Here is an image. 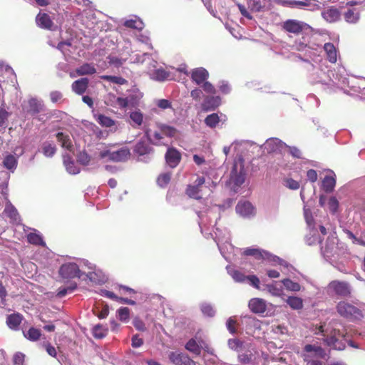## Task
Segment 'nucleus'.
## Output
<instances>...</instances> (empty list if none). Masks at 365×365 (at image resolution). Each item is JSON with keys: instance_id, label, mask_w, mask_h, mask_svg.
I'll return each instance as SVG.
<instances>
[{"instance_id": "nucleus-12", "label": "nucleus", "mask_w": 365, "mask_h": 365, "mask_svg": "<svg viewBox=\"0 0 365 365\" xmlns=\"http://www.w3.org/2000/svg\"><path fill=\"white\" fill-rule=\"evenodd\" d=\"M244 255L247 256H253L256 259H267L273 263L279 264L284 266H287V262H284L282 259L277 256L272 255L270 253L259 249L247 248L244 250Z\"/></svg>"}, {"instance_id": "nucleus-8", "label": "nucleus", "mask_w": 365, "mask_h": 365, "mask_svg": "<svg viewBox=\"0 0 365 365\" xmlns=\"http://www.w3.org/2000/svg\"><path fill=\"white\" fill-rule=\"evenodd\" d=\"M205 183V179L203 177H199L195 181V185H188L186 189L187 195L192 198L194 199H201L203 195H209L210 192H212V190L210 188V186L205 185L203 186ZM209 185L215 186L213 182L209 183Z\"/></svg>"}, {"instance_id": "nucleus-38", "label": "nucleus", "mask_w": 365, "mask_h": 365, "mask_svg": "<svg viewBox=\"0 0 365 365\" xmlns=\"http://www.w3.org/2000/svg\"><path fill=\"white\" fill-rule=\"evenodd\" d=\"M149 73L151 78L158 81H163L169 76L168 73L162 68L154 70L150 69Z\"/></svg>"}, {"instance_id": "nucleus-21", "label": "nucleus", "mask_w": 365, "mask_h": 365, "mask_svg": "<svg viewBox=\"0 0 365 365\" xmlns=\"http://www.w3.org/2000/svg\"><path fill=\"white\" fill-rule=\"evenodd\" d=\"M290 5L292 7L304 9L311 11H317L320 9L319 2L317 0L292 1Z\"/></svg>"}, {"instance_id": "nucleus-43", "label": "nucleus", "mask_w": 365, "mask_h": 365, "mask_svg": "<svg viewBox=\"0 0 365 365\" xmlns=\"http://www.w3.org/2000/svg\"><path fill=\"white\" fill-rule=\"evenodd\" d=\"M336 185V180L334 176L327 175L322 181V188L327 192L333 191Z\"/></svg>"}, {"instance_id": "nucleus-37", "label": "nucleus", "mask_w": 365, "mask_h": 365, "mask_svg": "<svg viewBox=\"0 0 365 365\" xmlns=\"http://www.w3.org/2000/svg\"><path fill=\"white\" fill-rule=\"evenodd\" d=\"M345 21L349 24L356 23L360 17L359 11L356 9H348L344 14Z\"/></svg>"}, {"instance_id": "nucleus-46", "label": "nucleus", "mask_w": 365, "mask_h": 365, "mask_svg": "<svg viewBox=\"0 0 365 365\" xmlns=\"http://www.w3.org/2000/svg\"><path fill=\"white\" fill-rule=\"evenodd\" d=\"M58 140L61 143V146L68 150L72 149L73 145L71 140L68 135H65L63 133H58L56 135Z\"/></svg>"}, {"instance_id": "nucleus-57", "label": "nucleus", "mask_w": 365, "mask_h": 365, "mask_svg": "<svg viewBox=\"0 0 365 365\" xmlns=\"http://www.w3.org/2000/svg\"><path fill=\"white\" fill-rule=\"evenodd\" d=\"M101 78L118 85H123L127 83L125 78L116 76L103 75L101 76Z\"/></svg>"}, {"instance_id": "nucleus-3", "label": "nucleus", "mask_w": 365, "mask_h": 365, "mask_svg": "<svg viewBox=\"0 0 365 365\" xmlns=\"http://www.w3.org/2000/svg\"><path fill=\"white\" fill-rule=\"evenodd\" d=\"M177 130L163 123H156L154 129H146L145 136L149 142L155 145H166V138H172L176 135Z\"/></svg>"}, {"instance_id": "nucleus-59", "label": "nucleus", "mask_w": 365, "mask_h": 365, "mask_svg": "<svg viewBox=\"0 0 365 365\" xmlns=\"http://www.w3.org/2000/svg\"><path fill=\"white\" fill-rule=\"evenodd\" d=\"M171 174L170 173H165L160 174L158 179L157 183L161 187H165L170 181Z\"/></svg>"}, {"instance_id": "nucleus-40", "label": "nucleus", "mask_w": 365, "mask_h": 365, "mask_svg": "<svg viewBox=\"0 0 365 365\" xmlns=\"http://www.w3.org/2000/svg\"><path fill=\"white\" fill-rule=\"evenodd\" d=\"M285 302L294 310H299L303 308V300L300 297L290 296L287 298Z\"/></svg>"}, {"instance_id": "nucleus-10", "label": "nucleus", "mask_w": 365, "mask_h": 365, "mask_svg": "<svg viewBox=\"0 0 365 365\" xmlns=\"http://www.w3.org/2000/svg\"><path fill=\"white\" fill-rule=\"evenodd\" d=\"M282 27L286 31L296 35L308 34L313 30L312 27L308 24L295 19L285 21Z\"/></svg>"}, {"instance_id": "nucleus-17", "label": "nucleus", "mask_w": 365, "mask_h": 365, "mask_svg": "<svg viewBox=\"0 0 365 365\" xmlns=\"http://www.w3.org/2000/svg\"><path fill=\"white\" fill-rule=\"evenodd\" d=\"M44 105L41 100L36 98H31L28 100L27 103L24 105V111L31 116H36L37 114L43 110Z\"/></svg>"}, {"instance_id": "nucleus-32", "label": "nucleus", "mask_w": 365, "mask_h": 365, "mask_svg": "<svg viewBox=\"0 0 365 365\" xmlns=\"http://www.w3.org/2000/svg\"><path fill=\"white\" fill-rule=\"evenodd\" d=\"M94 118L103 127L111 128L115 126V121L105 115L94 114Z\"/></svg>"}, {"instance_id": "nucleus-24", "label": "nucleus", "mask_w": 365, "mask_h": 365, "mask_svg": "<svg viewBox=\"0 0 365 365\" xmlns=\"http://www.w3.org/2000/svg\"><path fill=\"white\" fill-rule=\"evenodd\" d=\"M322 17L328 23H334L341 18L339 10L335 7H329L322 11Z\"/></svg>"}, {"instance_id": "nucleus-47", "label": "nucleus", "mask_w": 365, "mask_h": 365, "mask_svg": "<svg viewBox=\"0 0 365 365\" xmlns=\"http://www.w3.org/2000/svg\"><path fill=\"white\" fill-rule=\"evenodd\" d=\"M27 240L29 243L35 245L45 246V242L40 233L31 232L27 235Z\"/></svg>"}, {"instance_id": "nucleus-42", "label": "nucleus", "mask_w": 365, "mask_h": 365, "mask_svg": "<svg viewBox=\"0 0 365 365\" xmlns=\"http://www.w3.org/2000/svg\"><path fill=\"white\" fill-rule=\"evenodd\" d=\"M22 320V317L19 314H12L8 316L6 324L9 328L17 329Z\"/></svg>"}, {"instance_id": "nucleus-18", "label": "nucleus", "mask_w": 365, "mask_h": 365, "mask_svg": "<svg viewBox=\"0 0 365 365\" xmlns=\"http://www.w3.org/2000/svg\"><path fill=\"white\" fill-rule=\"evenodd\" d=\"M170 361L175 365H197L187 354L179 351H171L168 355Z\"/></svg>"}, {"instance_id": "nucleus-58", "label": "nucleus", "mask_w": 365, "mask_h": 365, "mask_svg": "<svg viewBox=\"0 0 365 365\" xmlns=\"http://www.w3.org/2000/svg\"><path fill=\"white\" fill-rule=\"evenodd\" d=\"M117 317L123 322H128L130 318V309L128 307H120L117 311Z\"/></svg>"}, {"instance_id": "nucleus-29", "label": "nucleus", "mask_w": 365, "mask_h": 365, "mask_svg": "<svg viewBox=\"0 0 365 365\" xmlns=\"http://www.w3.org/2000/svg\"><path fill=\"white\" fill-rule=\"evenodd\" d=\"M82 269L85 267L88 269V272H85L86 277L89 278L91 281L96 282L98 279H96V276H98L96 272V266L89 262L87 260H82L81 262V265ZM98 282H101V279H98Z\"/></svg>"}, {"instance_id": "nucleus-60", "label": "nucleus", "mask_w": 365, "mask_h": 365, "mask_svg": "<svg viewBox=\"0 0 365 365\" xmlns=\"http://www.w3.org/2000/svg\"><path fill=\"white\" fill-rule=\"evenodd\" d=\"M77 287L76 283H73L66 287H60L57 292V296L60 298L65 297L68 293H71Z\"/></svg>"}, {"instance_id": "nucleus-22", "label": "nucleus", "mask_w": 365, "mask_h": 365, "mask_svg": "<svg viewBox=\"0 0 365 365\" xmlns=\"http://www.w3.org/2000/svg\"><path fill=\"white\" fill-rule=\"evenodd\" d=\"M165 158L166 163L170 168H174L179 164L181 159V155L175 148H168Z\"/></svg>"}, {"instance_id": "nucleus-25", "label": "nucleus", "mask_w": 365, "mask_h": 365, "mask_svg": "<svg viewBox=\"0 0 365 365\" xmlns=\"http://www.w3.org/2000/svg\"><path fill=\"white\" fill-rule=\"evenodd\" d=\"M249 308L256 314H262L267 309L266 301L260 298H253L249 302Z\"/></svg>"}, {"instance_id": "nucleus-31", "label": "nucleus", "mask_w": 365, "mask_h": 365, "mask_svg": "<svg viewBox=\"0 0 365 365\" xmlns=\"http://www.w3.org/2000/svg\"><path fill=\"white\" fill-rule=\"evenodd\" d=\"M63 164L68 173L72 175H76L80 173V168L76 165L74 161L71 160V158L69 155H63Z\"/></svg>"}, {"instance_id": "nucleus-13", "label": "nucleus", "mask_w": 365, "mask_h": 365, "mask_svg": "<svg viewBox=\"0 0 365 365\" xmlns=\"http://www.w3.org/2000/svg\"><path fill=\"white\" fill-rule=\"evenodd\" d=\"M24 149L21 148H16L14 153H5L3 155L2 164L4 168L14 173L18 165L19 158L23 155Z\"/></svg>"}, {"instance_id": "nucleus-6", "label": "nucleus", "mask_w": 365, "mask_h": 365, "mask_svg": "<svg viewBox=\"0 0 365 365\" xmlns=\"http://www.w3.org/2000/svg\"><path fill=\"white\" fill-rule=\"evenodd\" d=\"M336 312L341 317L350 321L361 320L364 314L361 307L347 301H340L336 304Z\"/></svg>"}, {"instance_id": "nucleus-5", "label": "nucleus", "mask_w": 365, "mask_h": 365, "mask_svg": "<svg viewBox=\"0 0 365 365\" xmlns=\"http://www.w3.org/2000/svg\"><path fill=\"white\" fill-rule=\"evenodd\" d=\"M304 212L306 222L309 228V234L306 236V242L309 245L321 242L320 237L317 235L318 228L322 235L327 234L326 228L321 225L317 226L309 210L304 207Z\"/></svg>"}, {"instance_id": "nucleus-52", "label": "nucleus", "mask_w": 365, "mask_h": 365, "mask_svg": "<svg viewBox=\"0 0 365 365\" xmlns=\"http://www.w3.org/2000/svg\"><path fill=\"white\" fill-rule=\"evenodd\" d=\"M282 283L288 291L299 292L301 289V285L297 282H293L290 279H284L282 280Z\"/></svg>"}, {"instance_id": "nucleus-4", "label": "nucleus", "mask_w": 365, "mask_h": 365, "mask_svg": "<svg viewBox=\"0 0 365 365\" xmlns=\"http://www.w3.org/2000/svg\"><path fill=\"white\" fill-rule=\"evenodd\" d=\"M338 240L332 236L328 237L324 245L321 247V253L324 259L334 264L339 260L342 253L341 249L338 245Z\"/></svg>"}, {"instance_id": "nucleus-49", "label": "nucleus", "mask_w": 365, "mask_h": 365, "mask_svg": "<svg viewBox=\"0 0 365 365\" xmlns=\"http://www.w3.org/2000/svg\"><path fill=\"white\" fill-rule=\"evenodd\" d=\"M124 26L128 28L141 30L143 28L144 24L140 19L135 16L133 19L125 21Z\"/></svg>"}, {"instance_id": "nucleus-2", "label": "nucleus", "mask_w": 365, "mask_h": 365, "mask_svg": "<svg viewBox=\"0 0 365 365\" xmlns=\"http://www.w3.org/2000/svg\"><path fill=\"white\" fill-rule=\"evenodd\" d=\"M344 71V67L339 68V73H336V76L333 74V78H330L329 82H327L324 78V76H326V72L323 71V68H321V76L319 77V79L316 81L317 83H322V84H326L329 86H336L338 88L344 91V93H349L350 91H353L354 93H360L361 91V88L360 86H357L354 84V79H351L350 81L346 76H344L342 72Z\"/></svg>"}, {"instance_id": "nucleus-15", "label": "nucleus", "mask_w": 365, "mask_h": 365, "mask_svg": "<svg viewBox=\"0 0 365 365\" xmlns=\"http://www.w3.org/2000/svg\"><path fill=\"white\" fill-rule=\"evenodd\" d=\"M85 271L80 269L76 263L68 262L62 264L59 269V274L64 279L81 277Z\"/></svg>"}, {"instance_id": "nucleus-26", "label": "nucleus", "mask_w": 365, "mask_h": 365, "mask_svg": "<svg viewBox=\"0 0 365 365\" xmlns=\"http://www.w3.org/2000/svg\"><path fill=\"white\" fill-rule=\"evenodd\" d=\"M208 71L202 67L197 68L192 70L191 73L192 80L197 85L205 82L208 78Z\"/></svg>"}, {"instance_id": "nucleus-1", "label": "nucleus", "mask_w": 365, "mask_h": 365, "mask_svg": "<svg viewBox=\"0 0 365 365\" xmlns=\"http://www.w3.org/2000/svg\"><path fill=\"white\" fill-rule=\"evenodd\" d=\"M339 327V324L336 322H324L319 326L317 325L313 329V332L316 335H321L324 344L332 349L343 350L346 347V342L356 348L351 341L346 338L344 329L341 330Z\"/></svg>"}, {"instance_id": "nucleus-19", "label": "nucleus", "mask_w": 365, "mask_h": 365, "mask_svg": "<svg viewBox=\"0 0 365 365\" xmlns=\"http://www.w3.org/2000/svg\"><path fill=\"white\" fill-rule=\"evenodd\" d=\"M235 209L237 213L242 217L250 218L255 215V208L248 201H240Z\"/></svg>"}, {"instance_id": "nucleus-51", "label": "nucleus", "mask_w": 365, "mask_h": 365, "mask_svg": "<svg viewBox=\"0 0 365 365\" xmlns=\"http://www.w3.org/2000/svg\"><path fill=\"white\" fill-rule=\"evenodd\" d=\"M41 148L43 155L47 158L52 157L56 151V145L50 142H44Z\"/></svg>"}, {"instance_id": "nucleus-53", "label": "nucleus", "mask_w": 365, "mask_h": 365, "mask_svg": "<svg viewBox=\"0 0 365 365\" xmlns=\"http://www.w3.org/2000/svg\"><path fill=\"white\" fill-rule=\"evenodd\" d=\"M266 289L268 292L274 297H281L283 295V289L281 287L277 285V282H274L272 284H267Z\"/></svg>"}, {"instance_id": "nucleus-54", "label": "nucleus", "mask_w": 365, "mask_h": 365, "mask_svg": "<svg viewBox=\"0 0 365 365\" xmlns=\"http://www.w3.org/2000/svg\"><path fill=\"white\" fill-rule=\"evenodd\" d=\"M9 115V113L3 107H0V132H4L8 126Z\"/></svg>"}, {"instance_id": "nucleus-39", "label": "nucleus", "mask_w": 365, "mask_h": 365, "mask_svg": "<svg viewBox=\"0 0 365 365\" xmlns=\"http://www.w3.org/2000/svg\"><path fill=\"white\" fill-rule=\"evenodd\" d=\"M142 93L138 91H133L126 98L128 107H135L139 104Z\"/></svg>"}, {"instance_id": "nucleus-30", "label": "nucleus", "mask_w": 365, "mask_h": 365, "mask_svg": "<svg viewBox=\"0 0 365 365\" xmlns=\"http://www.w3.org/2000/svg\"><path fill=\"white\" fill-rule=\"evenodd\" d=\"M221 98L219 96L207 97L202 106L205 110H215L220 105Z\"/></svg>"}, {"instance_id": "nucleus-62", "label": "nucleus", "mask_w": 365, "mask_h": 365, "mask_svg": "<svg viewBox=\"0 0 365 365\" xmlns=\"http://www.w3.org/2000/svg\"><path fill=\"white\" fill-rule=\"evenodd\" d=\"M91 156L86 152H81L78 155V161L83 165H88Z\"/></svg>"}, {"instance_id": "nucleus-14", "label": "nucleus", "mask_w": 365, "mask_h": 365, "mask_svg": "<svg viewBox=\"0 0 365 365\" xmlns=\"http://www.w3.org/2000/svg\"><path fill=\"white\" fill-rule=\"evenodd\" d=\"M328 290L341 297H348L351 294V287L345 281L333 280L328 284Z\"/></svg>"}, {"instance_id": "nucleus-64", "label": "nucleus", "mask_w": 365, "mask_h": 365, "mask_svg": "<svg viewBox=\"0 0 365 365\" xmlns=\"http://www.w3.org/2000/svg\"><path fill=\"white\" fill-rule=\"evenodd\" d=\"M25 355L21 352H17L14 355V365H24Z\"/></svg>"}, {"instance_id": "nucleus-34", "label": "nucleus", "mask_w": 365, "mask_h": 365, "mask_svg": "<svg viewBox=\"0 0 365 365\" xmlns=\"http://www.w3.org/2000/svg\"><path fill=\"white\" fill-rule=\"evenodd\" d=\"M4 212L14 222H19L20 217L18 211L9 200L6 202Z\"/></svg>"}, {"instance_id": "nucleus-9", "label": "nucleus", "mask_w": 365, "mask_h": 365, "mask_svg": "<svg viewBox=\"0 0 365 365\" xmlns=\"http://www.w3.org/2000/svg\"><path fill=\"white\" fill-rule=\"evenodd\" d=\"M245 175L246 173L242 160L240 159L238 161H235L233 164L229 180V183L232 186L235 192L244 183Z\"/></svg>"}, {"instance_id": "nucleus-63", "label": "nucleus", "mask_w": 365, "mask_h": 365, "mask_svg": "<svg viewBox=\"0 0 365 365\" xmlns=\"http://www.w3.org/2000/svg\"><path fill=\"white\" fill-rule=\"evenodd\" d=\"M8 181L9 176H6L4 181L0 184V194L8 201Z\"/></svg>"}, {"instance_id": "nucleus-35", "label": "nucleus", "mask_w": 365, "mask_h": 365, "mask_svg": "<svg viewBox=\"0 0 365 365\" xmlns=\"http://www.w3.org/2000/svg\"><path fill=\"white\" fill-rule=\"evenodd\" d=\"M78 76L91 75L96 73V68L93 63H86L76 69Z\"/></svg>"}, {"instance_id": "nucleus-56", "label": "nucleus", "mask_w": 365, "mask_h": 365, "mask_svg": "<svg viewBox=\"0 0 365 365\" xmlns=\"http://www.w3.org/2000/svg\"><path fill=\"white\" fill-rule=\"evenodd\" d=\"M24 336L31 340V341H36L41 336V331L34 327L30 328L26 332H24Z\"/></svg>"}, {"instance_id": "nucleus-44", "label": "nucleus", "mask_w": 365, "mask_h": 365, "mask_svg": "<svg viewBox=\"0 0 365 365\" xmlns=\"http://www.w3.org/2000/svg\"><path fill=\"white\" fill-rule=\"evenodd\" d=\"M0 71L2 72L3 74L6 76L8 80L11 83H14L15 81H16V76L12 68H11L9 66L5 65L3 63H0Z\"/></svg>"}, {"instance_id": "nucleus-23", "label": "nucleus", "mask_w": 365, "mask_h": 365, "mask_svg": "<svg viewBox=\"0 0 365 365\" xmlns=\"http://www.w3.org/2000/svg\"><path fill=\"white\" fill-rule=\"evenodd\" d=\"M327 60L331 63H335L339 56V51L332 43H326L323 46Z\"/></svg>"}, {"instance_id": "nucleus-41", "label": "nucleus", "mask_w": 365, "mask_h": 365, "mask_svg": "<svg viewBox=\"0 0 365 365\" xmlns=\"http://www.w3.org/2000/svg\"><path fill=\"white\" fill-rule=\"evenodd\" d=\"M228 274L232 277V278L236 282H245L247 281V276H245L241 272L233 269L230 266H227L226 267Z\"/></svg>"}, {"instance_id": "nucleus-48", "label": "nucleus", "mask_w": 365, "mask_h": 365, "mask_svg": "<svg viewBox=\"0 0 365 365\" xmlns=\"http://www.w3.org/2000/svg\"><path fill=\"white\" fill-rule=\"evenodd\" d=\"M185 349L195 355H200V341L199 342H197L196 340L194 339H190L185 345Z\"/></svg>"}, {"instance_id": "nucleus-61", "label": "nucleus", "mask_w": 365, "mask_h": 365, "mask_svg": "<svg viewBox=\"0 0 365 365\" xmlns=\"http://www.w3.org/2000/svg\"><path fill=\"white\" fill-rule=\"evenodd\" d=\"M201 311L205 316L207 317H213L215 314L214 308L210 304L207 303L201 304Z\"/></svg>"}, {"instance_id": "nucleus-36", "label": "nucleus", "mask_w": 365, "mask_h": 365, "mask_svg": "<svg viewBox=\"0 0 365 365\" xmlns=\"http://www.w3.org/2000/svg\"><path fill=\"white\" fill-rule=\"evenodd\" d=\"M215 235H216V240L215 241L217 242V246H218V248L220 251V253L221 255H222V257L227 261H230V257L229 255H227V253L225 252V249L228 250V249H230V250H233V247L232 246V245L230 243H229L228 240L229 238H227V240H225V245H222L220 243H221V240H220V235L217 234V232H215Z\"/></svg>"}, {"instance_id": "nucleus-11", "label": "nucleus", "mask_w": 365, "mask_h": 365, "mask_svg": "<svg viewBox=\"0 0 365 365\" xmlns=\"http://www.w3.org/2000/svg\"><path fill=\"white\" fill-rule=\"evenodd\" d=\"M99 155L102 159H107L113 162H122L129 158L130 151L125 148H122L116 150L112 148H106L100 152Z\"/></svg>"}, {"instance_id": "nucleus-45", "label": "nucleus", "mask_w": 365, "mask_h": 365, "mask_svg": "<svg viewBox=\"0 0 365 365\" xmlns=\"http://www.w3.org/2000/svg\"><path fill=\"white\" fill-rule=\"evenodd\" d=\"M130 118L133 126L139 127L143 124V114L139 110H135L130 113Z\"/></svg>"}, {"instance_id": "nucleus-33", "label": "nucleus", "mask_w": 365, "mask_h": 365, "mask_svg": "<svg viewBox=\"0 0 365 365\" xmlns=\"http://www.w3.org/2000/svg\"><path fill=\"white\" fill-rule=\"evenodd\" d=\"M134 152L140 156L149 155L153 152V148L145 141H139L136 143Z\"/></svg>"}, {"instance_id": "nucleus-28", "label": "nucleus", "mask_w": 365, "mask_h": 365, "mask_svg": "<svg viewBox=\"0 0 365 365\" xmlns=\"http://www.w3.org/2000/svg\"><path fill=\"white\" fill-rule=\"evenodd\" d=\"M36 21L37 25L45 29H51L53 21L47 14H38L36 16Z\"/></svg>"}, {"instance_id": "nucleus-16", "label": "nucleus", "mask_w": 365, "mask_h": 365, "mask_svg": "<svg viewBox=\"0 0 365 365\" xmlns=\"http://www.w3.org/2000/svg\"><path fill=\"white\" fill-rule=\"evenodd\" d=\"M303 39L304 41H296L293 46L299 51H305L314 61H316L315 58L319 56H317L315 53L320 48V46L307 41L304 37H303Z\"/></svg>"}, {"instance_id": "nucleus-7", "label": "nucleus", "mask_w": 365, "mask_h": 365, "mask_svg": "<svg viewBox=\"0 0 365 365\" xmlns=\"http://www.w3.org/2000/svg\"><path fill=\"white\" fill-rule=\"evenodd\" d=\"M302 357L308 365H323L321 359H325L326 353L319 346L307 344L304 348Z\"/></svg>"}, {"instance_id": "nucleus-55", "label": "nucleus", "mask_w": 365, "mask_h": 365, "mask_svg": "<svg viewBox=\"0 0 365 365\" xmlns=\"http://www.w3.org/2000/svg\"><path fill=\"white\" fill-rule=\"evenodd\" d=\"M220 118L217 113L208 115L205 119V123L210 128H215L220 123Z\"/></svg>"}, {"instance_id": "nucleus-27", "label": "nucleus", "mask_w": 365, "mask_h": 365, "mask_svg": "<svg viewBox=\"0 0 365 365\" xmlns=\"http://www.w3.org/2000/svg\"><path fill=\"white\" fill-rule=\"evenodd\" d=\"M88 83L89 81L87 78H82L76 80L71 85L72 91L78 95H82L86 91L88 86Z\"/></svg>"}, {"instance_id": "nucleus-20", "label": "nucleus", "mask_w": 365, "mask_h": 365, "mask_svg": "<svg viewBox=\"0 0 365 365\" xmlns=\"http://www.w3.org/2000/svg\"><path fill=\"white\" fill-rule=\"evenodd\" d=\"M287 145L281 140L277 138H271L266 140L263 145L264 150L268 153L282 152Z\"/></svg>"}, {"instance_id": "nucleus-50", "label": "nucleus", "mask_w": 365, "mask_h": 365, "mask_svg": "<svg viewBox=\"0 0 365 365\" xmlns=\"http://www.w3.org/2000/svg\"><path fill=\"white\" fill-rule=\"evenodd\" d=\"M108 331V328L101 324L94 326L92 330L93 335L96 339L104 338L107 335Z\"/></svg>"}]
</instances>
